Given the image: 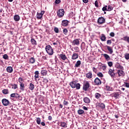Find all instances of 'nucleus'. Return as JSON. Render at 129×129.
Returning a JSON list of instances; mask_svg holds the SVG:
<instances>
[{
    "mask_svg": "<svg viewBox=\"0 0 129 129\" xmlns=\"http://www.w3.org/2000/svg\"><path fill=\"white\" fill-rule=\"evenodd\" d=\"M45 51L48 54V55H53L54 50L53 48L50 45H46L45 47Z\"/></svg>",
    "mask_w": 129,
    "mask_h": 129,
    "instance_id": "nucleus-1",
    "label": "nucleus"
},
{
    "mask_svg": "<svg viewBox=\"0 0 129 129\" xmlns=\"http://www.w3.org/2000/svg\"><path fill=\"white\" fill-rule=\"evenodd\" d=\"M70 85L72 88H76L77 89H80V84L79 83H76V81L71 82L70 83Z\"/></svg>",
    "mask_w": 129,
    "mask_h": 129,
    "instance_id": "nucleus-2",
    "label": "nucleus"
},
{
    "mask_svg": "<svg viewBox=\"0 0 129 129\" xmlns=\"http://www.w3.org/2000/svg\"><path fill=\"white\" fill-rule=\"evenodd\" d=\"M104 23H105V19L104 17H101L98 19L97 24H98V25H102V24H104Z\"/></svg>",
    "mask_w": 129,
    "mask_h": 129,
    "instance_id": "nucleus-3",
    "label": "nucleus"
},
{
    "mask_svg": "<svg viewBox=\"0 0 129 129\" xmlns=\"http://www.w3.org/2000/svg\"><path fill=\"white\" fill-rule=\"evenodd\" d=\"M80 39L77 38L74 39L72 42L73 46H79L80 45Z\"/></svg>",
    "mask_w": 129,
    "mask_h": 129,
    "instance_id": "nucleus-4",
    "label": "nucleus"
},
{
    "mask_svg": "<svg viewBox=\"0 0 129 129\" xmlns=\"http://www.w3.org/2000/svg\"><path fill=\"white\" fill-rule=\"evenodd\" d=\"M65 12H64V9H60L57 11V15L59 18H62L64 16Z\"/></svg>",
    "mask_w": 129,
    "mask_h": 129,
    "instance_id": "nucleus-5",
    "label": "nucleus"
},
{
    "mask_svg": "<svg viewBox=\"0 0 129 129\" xmlns=\"http://www.w3.org/2000/svg\"><path fill=\"white\" fill-rule=\"evenodd\" d=\"M2 103L4 106H8L10 103V102L9 101V100L7 99H3L2 100Z\"/></svg>",
    "mask_w": 129,
    "mask_h": 129,
    "instance_id": "nucleus-6",
    "label": "nucleus"
},
{
    "mask_svg": "<svg viewBox=\"0 0 129 129\" xmlns=\"http://www.w3.org/2000/svg\"><path fill=\"white\" fill-rule=\"evenodd\" d=\"M89 88V83H86L84 84L83 87V90H85V91H87Z\"/></svg>",
    "mask_w": 129,
    "mask_h": 129,
    "instance_id": "nucleus-7",
    "label": "nucleus"
},
{
    "mask_svg": "<svg viewBox=\"0 0 129 129\" xmlns=\"http://www.w3.org/2000/svg\"><path fill=\"white\" fill-rule=\"evenodd\" d=\"M108 74L110 75L111 77H114L115 76V73H114V70H112L110 69L108 71Z\"/></svg>",
    "mask_w": 129,
    "mask_h": 129,
    "instance_id": "nucleus-8",
    "label": "nucleus"
},
{
    "mask_svg": "<svg viewBox=\"0 0 129 129\" xmlns=\"http://www.w3.org/2000/svg\"><path fill=\"white\" fill-rule=\"evenodd\" d=\"M68 24H69V21L67 20H62L61 22V25H62L63 27H67V26H68Z\"/></svg>",
    "mask_w": 129,
    "mask_h": 129,
    "instance_id": "nucleus-9",
    "label": "nucleus"
},
{
    "mask_svg": "<svg viewBox=\"0 0 129 129\" xmlns=\"http://www.w3.org/2000/svg\"><path fill=\"white\" fill-rule=\"evenodd\" d=\"M117 73L118 74V76H124L125 73L124 72H123L122 70H118L117 72Z\"/></svg>",
    "mask_w": 129,
    "mask_h": 129,
    "instance_id": "nucleus-10",
    "label": "nucleus"
},
{
    "mask_svg": "<svg viewBox=\"0 0 129 129\" xmlns=\"http://www.w3.org/2000/svg\"><path fill=\"white\" fill-rule=\"evenodd\" d=\"M72 60H76V59H78V53H76L74 52L72 56Z\"/></svg>",
    "mask_w": 129,
    "mask_h": 129,
    "instance_id": "nucleus-11",
    "label": "nucleus"
},
{
    "mask_svg": "<svg viewBox=\"0 0 129 129\" xmlns=\"http://www.w3.org/2000/svg\"><path fill=\"white\" fill-rule=\"evenodd\" d=\"M105 47L107 48V49L109 52L110 54H112L113 53V49H112V47L106 45Z\"/></svg>",
    "mask_w": 129,
    "mask_h": 129,
    "instance_id": "nucleus-12",
    "label": "nucleus"
},
{
    "mask_svg": "<svg viewBox=\"0 0 129 129\" xmlns=\"http://www.w3.org/2000/svg\"><path fill=\"white\" fill-rule=\"evenodd\" d=\"M97 106L101 107L102 109L105 108V105L103 103H99L97 104Z\"/></svg>",
    "mask_w": 129,
    "mask_h": 129,
    "instance_id": "nucleus-13",
    "label": "nucleus"
},
{
    "mask_svg": "<svg viewBox=\"0 0 129 129\" xmlns=\"http://www.w3.org/2000/svg\"><path fill=\"white\" fill-rule=\"evenodd\" d=\"M43 15H44V13H40L39 12H37V19L38 20H41L43 17Z\"/></svg>",
    "mask_w": 129,
    "mask_h": 129,
    "instance_id": "nucleus-14",
    "label": "nucleus"
},
{
    "mask_svg": "<svg viewBox=\"0 0 129 129\" xmlns=\"http://www.w3.org/2000/svg\"><path fill=\"white\" fill-rule=\"evenodd\" d=\"M103 57H104L105 60H106V61H109V60H110V56H109V55H108V54H106V53H104L103 54Z\"/></svg>",
    "mask_w": 129,
    "mask_h": 129,
    "instance_id": "nucleus-15",
    "label": "nucleus"
},
{
    "mask_svg": "<svg viewBox=\"0 0 129 129\" xmlns=\"http://www.w3.org/2000/svg\"><path fill=\"white\" fill-rule=\"evenodd\" d=\"M86 48V44H85V42H82L81 45V49L82 51H84Z\"/></svg>",
    "mask_w": 129,
    "mask_h": 129,
    "instance_id": "nucleus-16",
    "label": "nucleus"
},
{
    "mask_svg": "<svg viewBox=\"0 0 129 129\" xmlns=\"http://www.w3.org/2000/svg\"><path fill=\"white\" fill-rule=\"evenodd\" d=\"M100 40L102 41V42L106 41V37L105 36V35H104V34H101L100 37Z\"/></svg>",
    "mask_w": 129,
    "mask_h": 129,
    "instance_id": "nucleus-17",
    "label": "nucleus"
},
{
    "mask_svg": "<svg viewBox=\"0 0 129 129\" xmlns=\"http://www.w3.org/2000/svg\"><path fill=\"white\" fill-rule=\"evenodd\" d=\"M7 71L9 73H12L13 72V71H14V70L13 69V67H8L7 68Z\"/></svg>",
    "mask_w": 129,
    "mask_h": 129,
    "instance_id": "nucleus-18",
    "label": "nucleus"
},
{
    "mask_svg": "<svg viewBox=\"0 0 129 129\" xmlns=\"http://www.w3.org/2000/svg\"><path fill=\"white\" fill-rule=\"evenodd\" d=\"M59 57H60L61 59H62V60H63V61H65V60L67 59V56H66V55L63 54H60L59 55Z\"/></svg>",
    "mask_w": 129,
    "mask_h": 129,
    "instance_id": "nucleus-19",
    "label": "nucleus"
},
{
    "mask_svg": "<svg viewBox=\"0 0 129 129\" xmlns=\"http://www.w3.org/2000/svg\"><path fill=\"white\" fill-rule=\"evenodd\" d=\"M34 74H35V80H37V79H39V71H36L34 73Z\"/></svg>",
    "mask_w": 129,
    "mask_h": 129,
    "instance_id": "nucleus-20",
    "label": "nucleus"
},
{
    "mask_svg": "<svg viewBox=\"0 0 129 129\" xmlns=\"http://www.w3.org/2000/svg\"><path fill=\"white\" fill-rule=\"evenodd\" d=\"M83 100L85 103H89L90 102V99L87 97L84 98Z\"/></svg>",
    "mask_w": 129,
    "mask_h": 129,
    "instance_id": "nucleus-21",
    "label": "nucleus"
},
{
    "mask_svg": "<svg viewBox=\"0 0 129 129\" xmlns=\"http://www.w3.org/2000/svg\"><path fill=\"white\" fill-rule=\"evenodd\" d=\"M47 73H48V72L45 70L41 71V74L42 76H46V75H47Z\"/></svg>",
    "mask_w": 129,
    "mask_h": 129,
    "instance_id": "nucleus-22",
    "label": "nucleus"
},
{
    "mask_svg": "<svg viewBox=\"0 0 129 129\" xmlns=\"http://www.w3.org/2000/svg\"><path fill=\"white\" fill-rule=\"evenodd\" d=\"M116 67L117 69H121V70H123V67L121 66L119 63H117L116 64Z\"/></svg>",
    "mask_w": 129,
    "mask_h": 129,
    "instance_id": "nucleus-23",
    "label": "nucleus"
},
{
    "mask_svg": "<svg viewBox=\"0 0 129 129\" xmlns=\"http://www.w3.org/2000/svg\"><path fill=\"white\" fill-rule=\"evenodd\" d=\"M80 65H81V61L78 60L75 64V67L78 68V67H80Z\"/></svg>",
    "mask_w": 129,
    "mask_h": 129,
    "instance_id": "nucleus-24",
    "label": "nucleus"
},
{
    "mask_svg": "<svg viewBox=\"0 0 129 129\" xmlns=\"http://www.w3.org/2000/svg\"><path fill=\"white\" fill-rule=\"evenodd\" d=\"M121 40H123V41H125L126 42H127L129 44V36H124Z\"/></svg>",
    "mask_w": 129,
    "mask_h": 129,
    "instance_id": "nucleus-25",
    "label": "nucleus"
},
{
    "mask_svg": "<svg viewBox=\"0 0 129 129\" xmlns=\"http://www.w3.org/2000/svg\"><path fill=\"white\" fill-rule=\"evenodd\" d=\"M14 19L16 22H19V21H20V16L19 15H15Z\"/></svg>",
    "mask_w": 129,
    "mask_h": 129,
    "instance_id": "nucleus-26",
    "label": "nucleus"
},
{
    "mask_svg": "<svg viewBox=\"0 0 129 129\" xmlns=\"http://www.w3.org/2000/svg\"><path fill=\"white\" fill-rule=\"evenodd\" d=\"M29 62L31 63V64H34L35 62H36V60L35 59V58L34 57H31L29 59Z\"/></svg>",
    "mask_w": 129,
    "mask_h": 129,
    "instance_id": "nucleus-27",
    "label": "nucleus"
},
{
    "mask_svg": "<svg viewBox=\"0 0 129 129\" xmlns=\"http://www.w3.org/2000/svg\"><path fill=\"white\" fill-rule=\"evenodd\" d=\"M60 126H62V127H67V123L65 122H60Z\"/></svg>",
    "mask_w": 129,
    "mask_h": 129,
    "instance_id": "nucleus-28",
    "label": "nucleus"
},
{
    "mask_svg": "<svg viewBox=\"0 0 129 129\" xmlns=\"http://www.w3.org/2000/svg\"><path fill=\"white\" fill-rule=\"evenodd\" d=\"M31 43L32 44V45H35V46L37 45V41L34 38H32L31 39Z\"/></svg>",
    "mask_w": 129,
    "mask_h": 129,
    "instance_id": "nucleus-29",
    "label": "nucleus"
},
{
    "mask_svg": "<svg viewBox=\"0 0 129 129\" xmlns=\"http://www.w3.org/2000/svg\"><path fill=\"white\" fill-rule=\"evenodd\" d=\"M86 77L87 78H89V79H90L92 77V73H88L86 74Z\"/></svg>",
    "mask_w": 129,
    "mask_h": 129,
    "instance_id": "nucleus-30",
    "label": "nucleus"
},
{
    "mask_svg": "<svg viewBox=\"0 0 129 129\" xmlns=\"http://www.w3.org/2000/svg\"><path fill=\"white\" fill-rule=\"evenodd\" d=\"M106 89L107 90V91H113V89L112 87H110L108 86H106Z\"/></svg>",
    "mask_w": 129,
    "mask_h": 129,
    "instance_id": "nucleus-31",
    "label": "nucleus"
},
{
    "mask_svg": "<svg viewBox=\"0 0 129 129\" xmlns=\"http://www.w3.org/2000/svg\"><path fill=\"white\" fill-rule=\"evenodd\" d=\"M62 32L64 35H66V36L68 35V30L67 28L63 29Z\"/></svg>",
    "mask_w": 129,
    "mask_h": 129,
    "instance_id": "nucleus-32",
    "label": "nucleus"
},
{
    "mask_svg": "<svg viewBox=\"0 0 129 129\" xmlns=\"http://www.w3.org/2000/svg\"><path fill=\"white\" fill-rule=\"evenodd\" d=\"M107 11L108 12H111V11H112V10H113V8L112 7V6L109 5L108 6V8L107 9Z\"/></svg>",
    "mask_w": 129,
    "mask_h": 129,
    "instance_id": "nucleus-33",
    "label": "nucleus"
},
{
    "mask_svg": "<svg viewBox=\"0 0 129 129\" xmlns=\"http://www.w3.org/2000/svg\"><path fill=\"white\" fill-rule=\"evenodd\" d=\"M25 84H23V83H21L20 84V89L21 90H25Z\"/></svg>",
    "mask_w": 129,
    "mask_h": 129,
    "instance_id": "nucleus-34",
    "label": "nucleus"
},
{
    "mask_svg": "<svg viewBox=\"0 0 129 129\" xmlns=\"http://www.w3.org/2000/svg\"><path fill=\"white\" fill-rule=\"evenodd\" d=\"M113 97H115V98H118V97H119V94L118 93H114Z\"/></svg>",
    "mask_w": 129,
    "mask_h": 129,
    "instance_id": "nucleus-35",
    "label": "nucleus"
},
{
    "mask_svg": "<svg viewBox=\"0 0 129 129\" xmlns=\"http://www.w3.org/2000/svg\"><path fill=\"white\" fill-rule=\"evenodd\" d=\"M34 88H35V86H34V84L31 83L30 84L29 89H30V90H34Z\"/></svg>",
    "mask_w": 129,
    "mask_h": 129,
    "instance_id": "nucleus-36",
    "label": "nucleus"
},
{
    "mask_svg": "<svg viewBox=\"0 0 129 129\" xmlns=\"http://www.w3.org/2000/svg\"><path fill=\"white\" fill-rule=\"evenodd\" d=\"M95 96L96 98L98 99L99 98H100L101 97V95H100V94H99L98 93H97L95 94Z\"/></svg>",
    "mask_w": 129,
    "mask_h": 129,
    "instance_id": "nucleus-37",
    "label": "nucleus"
},
{
    "mask_svg": "<svg viewBox=\"0 0 129 129\" xmlns=\"http://www.w3.org/2000/svg\"><path fill=\"white\" fill-rule=\"evenodd\" d=\"M2 92L4 94H9V90L8 89H4L2 91Z\"/></svg>",
    "mask_w": 129,
    "mask_h": 129,
    "instance_id": "nucleus-38",
    "label": "nucleus"
},
{
    "mask_svg": "<svg viewBox=\"0 0 129 129\" xmlns=\"http://www.w3.org/2000/svg\"><path fill=\"white\" fill-rule=\"evenodd\" d=\"M78 114H83V113H84V111L82 109H79L78 111Z\"/></svg>",
    "mask_w": 129,
    "mask_h": 129,
    "instance_id": "nucleus-39",
    "label": "nucleus"
},
{
    "mask_svg": "<svg viewBox=\"0 0 129 129\" xmlns=\"http://www.w3.org/2000/svg\"><path fill=\"white\" fill-rule=\"evenodd\" d=\"M36 122L37 124H41V118L37 117L36 118Z\"/></svg>",
    "mask_w": 129,
    "mask_h": 129,
    "instance_id": "nucleus-40",
    "label": "nucleus"
},
{
    "mask_svg": "<svg viewBox=\"0 0 129 129\" xmlns=\"http://www.w3.org/2000/svg\"><path fill=\"white\" fill-rule=\"evenodd\" d=\"M53 31L54 32H55V33H56V34H58V33H59V28L57 27H54Z\"/></svg>",
    "mask_w": 129,
    "mask_h": 129,
    "instance_id": "nucleus-41",
    "label": "nucleus"
},
{
    "mask_svg": "<svg viewBox=\"0 0 129 129\" xmlns=\"http://www.w3.org/2000/svg\"><path fill=\"white\" fill-rule=\"evenodd\" d=\"M18 88V85L16 84L12 85V89H17Z\"/></svg>",
    "mask_w": 129,
    "mask_h": 129,
    "instance_id": "nucleus-42",
    "label": "nucleus"
},
{
    "mask_svg": "<svg viewBox=\"0 0 129 129\" xmlns=\"http://www.w3.org/2000/svg\"><path fill=\"white\" fill-rule=\"evenodd\" d=\"M3 58L5 59V60H9V55H8L7 54H5L3 55Z\"/></svg>",
    "mask_w": 129,
    "mask_h": 129,
    "instance_id": "nucleus-43",
    "label": "nucleus"
},
{
    "mask_svg": "<svg viewBox=\"0 0 129 129\" xmlns=\"http://www.w3.org/2000/svg\"><path fill=\"white\" fill-rule=\"evenodd\" d=\"M124 57L126 60H129V53H125L124 54Z\"/></svg>",
    "mask_w": 129,
    "mask_h": 129,
    "instance_id": "nucleus-44",
    "label": "nucleus"
},
{
    "mask_svg": "<svg viewBox=\"0 0 129 129\" xmlns=\"http://www.w3.org/2000/svg\"><path fill=\"white\" fill-rule=\"evenodd\" d=\"M95 85H100L101 84V81H94Z\"/></svg>",
    "mask_w": 129,
    "mask_h": 129,
    "instance_id": "nucleus-45",
    "label": "nucleus"
},
{
    "mask_svg": "<svg viewBox=\"0 0 129 129\" xmlns=\"http://www.w3.org/2000/svg\"><path fill=\"white\" fill-rule=\"evenodd\" d=\"M102 10L103 12H105V11H107V6L106 5L104 7H103Z\"/></svg>",
    "mask_w": 129,
    "mask_h": 129,
    "instance_id": "nucleus-46",
    "label": "nucleus"
},
{
    "mask_svg": "<svg viewBox=\"0 0 129 129\" xmlns=\"http://www.w3.org/2000/svg\"><path fill=\"white\" fill-rule=\"evenodd\" d=\"M101 69H102V70L103 71H105V70H106V65L104 64L103 66V67L101 68Z\"/></svg>",
    "mask_w": 129,
    "mask_h": 129,
    "instance_id": "nucleus-47",
    "label": "nucleus"
},
{
    "mask_svg": "<svg viewBox=\"0 0 129 129\" xmlns=\"http://www.w3.org/2000/svg\"><path fill=\"white\" fill-rule=\"evenodd\" d=\"M97 76H98V77L102 78L103 77V74L100 72L97 74Z\"/></svg>",
    "mask_w": 129,
    "mask_h": 129,
    "instance_id": "nucleus-48",
    "label": "nucleus"
},
{
    "mask_svg": "<svg viewBox=\"0 0 129 129\" xmlns=\"http://www.w3.org/2000/svg\"><path fill=\"white\" fill-rule=\"evenodd\" d=\"M20 97H21L20 94L15 93V98H20Z\"/></svg>",
    "mask_w": 129,
    "mask_h": 129,
    "instance_id": "nucleus-49",
    "label": "nucleus"
},
{
    "mask_svg": "<svg viewBox=\"0 0 129 129\" xmlns=\"http://www.w3.org/2000/svg\"><path fill=\"white\" fill-rule=\"evenodd\" d=\"M108 65L109 67H112V61H109L108 62Z\"/></svg>",
    "mask_w": 129,
    "mask_h": 129,
    "instance_id": "nucleus-50",
    "label": "nucleus"
},
{
    "mask_svg": "<svg viewBox=\"0 0 129 129\" xmlns=\"http://www.w3.org/2000/svg\"><path fill=\"white\" fill-rule=\"evenodd\" d=\"M74 49L76 50V52H79V47L78 46L75 47Z\"/></svg>",
    "mask_w": 129,
    "mask_h": 129,
    "instance_id": "nucleus-51",
    "label": "nucleus"
},
{
    "mask_svg": "<svg viewBox=\"0 0 129 129\" xmlns=\"http://www.w3.org/2000/svg\"><path fill=\"white\" fill-rule=\"evenodd\" d=\"M60 3H61V0H55V4H56V5H58V4H60Z\"/></svg>",
    "mask_w": 129,
    "mask_h": 129,
    "instance_id": "nucleus-52",
    "label": "nucleus"
},
{
    "mask_svg": "<svg viewBox=\"0 0 129 129\" xmlns=\"http://www.w3.org/2000/svg\"><path fill=\"white\" fill-rule=\"evenodd\" d=\"M99 64H100L99 67H100V69H101V68H102V67L103 66H104V65H105V64H102V63H101V62H99Z\"/></svg>",
    "mask_w": 129,
    "mask_h": 129,
    "instance_id": "nucleus-53",
    "label": "nucleus"
},
{
    "mask_svg": "<svg viewBox=\"0 0 129 129\" xmlns=\"http://www.w3.org/2000/svg\"><path fill=\"white\" fill-rule=\"evenodd\" d=\"M99 64H100L99 67H100V69H101V68H102V67L103 66H104V65H105V64H102V63H101V62H99Z\"/></svg>",
    "mask_w": 129,
    "mask_h": 129,
    "instance_id": "nucleus-54",
    "label": "nucleus"
},
{
    "mask_svg": "<svg viewBox=\"0 0 129 129\" xmlns=\"http://www.w3.org/2000/svg\"><path fill=\"white\" fill-rule=\"evenodd\" d=\"M95 7H96L97 8H98V1H96L95 2Z\"/></svg>",
    "mask_w": 129,
    "mask_h": 129,
    "instance_id": "nucleus-55",
    "label": "nucleus"
},
{
    "mask_svg": "<svg viewBox=\"0 0 129 129\" xmlns=\"http://www.w3.org/2000/svg\"><path fill=\"white\" fill-rule=\"evenodd\" d=\"M111 43H112V42L111 41V40H107V45H109V44H111Z\"/></svg>",
    "mask_w": 129,
    "mask_h": 129,
    "instance_id": "nucleus-56",
    "label": "nucleus"
},
{
    "mask_svg": "<svg viewBox=\"0 0 129 129\" xmlns=\"http://www.w3.org/2000/svg\"><path fill=\"white\" fill-rule=\"evenodd\" d=\"M93 71L95 73H97V69H96V68H95L94 67L93 68Z\"/></svg>",
    "mask_w": 129,
    "mask_h": 129,
    "instance_id": "nucleus-57",
    "label": "nucleus"
},
{
    "mask_svg": "<svg viewBox=\"0 0 129 129\" xmlns=\"http://www.w3.org/2000/svg\"><path fill=\"white\" fill-rule=\"evenodd\" d=\"M58 44H60V41H56V42L53 43V45H58Z\"/></svg>",
    "mask_w": 129,
    "mask_h": 129,
    "instance_id": "nucleus-58",
    "label": "nucleus"
},
{
    "mask_svg": "<svg viewBox=\"0 0 129 129\" xmlns=\"http://www.w3.org/2000/svg\"><path fill=\"white\" fill-rule=\"evenodd\" d=\"M63 104L64 105H68V102L67 101H63Z\"/></svg>",
    "mask_w": 129,
    "mask_h": 129,
    "instance_id": "nucleus-59",
    "label": "nucleus"
},
{
    "mask_svg": "<svg viewBox=\"0 0 129 129\" xmlns=\"http://www.w3.org/2000/svg\"><path fill=\"white\" fill-rule=\"evenodd\" d=\"M125 87H127V88H129V83H124Z\"/></svg>",
    "mask_w": 129,
    "mask_h": 129,
    "instance_id": "nucleus-60",
    "label": "nucleus"
},
{
    "mask_svg": "<svg viewBox=\"0 0 129 129\" xmlns=\"http://www.w3.org/2000/svg\"><path fill=\"white\" fill-rule=\"evenodd\" d=\"M15 95H16V93L11 94L10 96L11 97H15Z\"/></svg>",
    "mask_w": 129,
    "mask_h": 129,
    "instance_id": "nucleus-61",
    "label": "nucleus"
},
{
    "mask_svg": "<svg viewBox=\"0 0 129 129\" xmlns=\"http://www.w3.org/2000/svg\"><path fill=\"white\" fill-rule=\"evenodd\" d=\"M110 36L111 37H114V33H113V32H111V33H110Z\"/></svg>",
    "mask_w": 129,
    "mask_h": 129,
    "instance_id": "nucleus-62",
    "label": "nucleus"
},
{
    "mask_svg": "<svg viewBox=\"0 0 129 129\" xmlns=\"http://www.w3.org/2000/svg\"><path fill=\"white\" fill-rule=\"evenodd\" d=\"M83 109H84V110H88V108H87V107L85 106L83 107Z\"/></svg>",
    "mask_w": 129,
    "mask_h": 129,
    "instance_id": "nucleus-63",
    "label": "nucleus"
},
{
    "mask_svg": "<svg viewBox=\"0 0 129 129\" xmlns=\"http://www.w3.org/2000/svg\"><path fill=\"white\" fill-rule=\"evenodd\" d=\"M100 81V79H99L98 78H96L94 80V81Z\"/></svg>",
    "mask_w": 129,
    "mask_h": 129,
    "instance_id": "nucleus-64",
    "label": "nucleus"
}]
</instances>
